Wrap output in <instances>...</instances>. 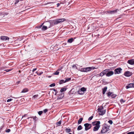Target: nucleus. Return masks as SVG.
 Returning a JSON list of instances; mask_svg holds the SVG:
<instances>
[{
  "label": "nucleus",
  "mask_w": 134,
  "mask_h": 134,
  "mask_svg": "<svg viewBox=\"0 0 134 134\" xmlns=\"http://www.w3.org/2000/svg\"><path fill=\"white\" fill-rule=\"evenodd\" d=\"M100 122L99 121L93 122L92 123V125L95 126L93 129L94 131H97L99 129L100 127Z\"/></svg>",
  "instance_id": "f257e3e1"
},
{
  "label": "nucleus",
  "mask_w": 134,
  "mask_h": 134,
  "mask_svg": "<svg viewBox=\"0 0 134 134\" xmlns=\"http://www.w3.org/2000/svg\"><path fill=\"white\" fill-rule=\"evenodd\" d=\"M65 19L64 18L60 19H59L55 20L53 21H50V22L52 23V25H53V24L54 25L57 24H58L62 22L65 20Z\"/></svg>",
  "instance_id": "f03ea898"
},
{
  "label": "nucleus",
  "mask_w": 134,
  "mask_h": 134,
  "mask_svg": "<svg viewBox=\"0 0 134 134\" xmlns=\"http://www.w3.org/2000/svg\"><path fill=\"white\" fill-rule=\"evenodd\" d=\"M109 130V127L106 124H104L101 130V133H104L108 131Z\"/></svg>",
  "instance_id": "7ed1b4c3"
},
{
  "label": "nucleus",
  "mask_w": 134,
  "mask_h": 134,
  "mask_svg": "<svg viewBox=\"0 0 134 134\" xmlns=\"http://www.w3.org/2000/svg\"><path fill=\"white\" fill-rule=\"evenodd\" d=\"M46 26L43 25L42 26V29L43 31L46 30L48 28H50L52 26V23L50 21L46 23Z\"/></svg>",
  "instance_id": "20e7f679"
},
{
  "label": "nucleus",
  "mask_w": 134,
  "mask_h": 134,
  "mask_svg": "<svg viewBox=\"0 0 134 134\" xmlns=\"http://www.w3.org/2000/svg\"><path fill=\"white\" fill-rule=\"evenodd\" d=\"M103 108V107L98 108V110L99 112V114L100 115H103L105 113V110H102Z\"/></svg>",
  "instance_id": "39448f33"
},
{
  "label": "nucleus",
  "mask_w": 134,
  "mask_h": 134,
  "mask_svg": "<svg viewBox=\"0 0 134 134\" xmlns=\"http://www.w3.org/2000/svg\"><path fill=\"white\" fill-rule=\"evenodd\" d=\"M92 67H87L82 68L80 70L81 72H87L90 71L91 69H92Z\"/></svg>",
  "instance_id": "423d86ee"
},
{
  "label": "nucleus",
  "mask_w": 134,
  "mask_h": 134,
  "mask_svg": "<svg viewBox=\"0 0 134 134\" xmlns=\"http://www.w3.org/2000/svg\"><path fill=\"white\" fill-rule=\"evenodd\" d=\"M84 126L85 127V130L86 131L90 129L91 127V124L88 123L85 124H84Z\"/></svg>",
  "instance_id": "0eeeda50"
},
{
  "label": "nucleus",
  "mask_w": 134,
  "mask_h": 134,
  "mask_svg": "<svg viewBox=\"0 0 134 134\" xmlns=\"http://www.w3.org/2000/svg\"><path fill=\"white\" fill-rule=\"evenodd\" d=\"M132 74V73L131 72L127 71L125 72L124 73V75L127 77H129L131 76Z\"/></svg>",
  "instance_id": "6e6552de"
},
{
  "label": "nucleus",
  "mask_w": 134,
  "mask_h": 134,
  "mask_svg": "<svg viewBox=\"0 0 134 134\" xmlns=\"http://www.w3.org/2000/svg\"><path fill=\"white\" fill-rule=\"evenodd\" d=\"M127 63L131 65H134V59H131L128 60Z\"/></svg>",
  "instance_id": "1a4fd4ad"
},
{
  "label": "nucleus",
  "mask_w": 134,
  "mask_h": 134,
  "mask_svg": "<svg viewBox=\"0 0 134 134\" xmlns=\"http://www.w3.org/2000/svg\"><path fill=\"white\" fill-rule=\"evenodd\" d=\"M63 67H61L60 68H59L58 70H57L56 72L53 73L54 75H58L59 73V71L63 69Z\"/></svg>",
  "instance_id": "9d476101"
},
{
  "label": "nucleus",
  "mask_w": 134,
  "mask_h": 134,
  "mask_svg": "<svg viewBox=\"0 0 134 134\" xmlns=\"http://www.w3.org/2000/svg\"><path fill=\"white\" fill-rule=\"evenodd\" d=\"M107 73L106 74V75L107 76H111L113 74V72L112 71H108V72H107Z\"/></svg>",
  "instance_id": "9b49d317"
},
{
  "label": "nucleus",
  "mask_w": 134,
  "mask_h": 134,
  "mask_svg": "<svg viewBox=\"0 0 134 134\" xmlns=\"http://www.w3.org/2000/svg\"><path fill=\"white\" fill-rule=\"evenodd\" d=\"M132 87L134 88V83H132L129 84L126 87V88L127 89Z\"/></svg>",
  "instance_id": "f8f14e48"
},
{
  "label": "nucleus",
  "mask_w": 134,
  "mask_h": 134,
  "mask_svg": "<svg viewBox=\"0 0 134 134\" xmlns=\"http://www.w3.org/2000/svg\"><path fill=\"white\" fill-rule=\"evenodd\" d=\"M1 39L3 40L4 41H6L7 40H9V38L7 37L2 36H1Z\"/></svg>",
  "instance_id": "ddd939ff"
},
{
  "label": "nucleus",
  "mask_w": 134,
  "mask_h": 134,
  "mask_svg": "<svg viewBox=\"0 0 134 134\" xmlns=\"http://www.w3.org/2000/svg\"><path fill=\"white\" fill-rule=\"evenodd\" d=\"M108 12L110 14H113L114 13H116V10H110L109 11H108Z\"/></svg>",
  "instance_id": "4468645a"
},
{
  "label": "nucleus",
  "mask_w": 134,
  "mask_h": 134,
  "mask_svg": "<svg viewBox=\"0 0 134 134\" xmlns=\"http://www.w3.org/2000/svg\"><path fill=\"white\" fill-rule=\"evenodd\" d=\"M28 91L29 89L28 88H25L23 90L21 93H25L28 92Z\"/></svg>",
  "instance_id": "2eb2a0df"
},
{
  "label": "nucleus",
  "mask_w": 134,
  "mask_h": 134,
  "mask_svg": "<svg viewBox=\"0 0 134 134\" xmlns=\"http://www.w3.org/2000/svg\"><path fill=\"white\" fill-rule=\"evenodd\" d=\"M107 87H104L102 89L103 90V94H104L105 93V92L107 91Z\"/></svg>",
  "instance_id": "dca6fc26"
},
{
  "label": "nucleus",
  "mask_w": 134,
  "mask_h": 134,
  "mask_svg": "<svg viewBox=\"0 0 134 134\" xmlns=\"http://www.w3.org/2000/svg\"><path fill=\"white\" fill-rule=\"evenodd\" d=\"M122 69L120 68H118V74L121 73L122 72Z\"/></svg>",
  "instance_id": "f3484780"
},
{
  "label": "nucleus",
  "mask_w": 134,
  "mask_h": 134,
  "mask_svg": "<svg viewBox=\"0 0 134 134\" xmlns=\"http://www.w3.org/2000/svg\"><path fill=\"white\" fill-rule=\"evenodd\" d=\"M73 40L74 39L73 38H71L68 40V43H71L72 42V41H73Z\"/></svg>",
  "instance_id": "a211bd4d"
},
{
  "label": "nucleus",
  "mask_w": 134,
  "mask_h": 134,
  "mask_svg": "<svg viewBox=\"0 0 134 134\" xmlns=\"http://www.w3.org/2000/svg\"><path fill=\"white\" fill-rule=\"evenodd\" d=\"M86 89L85 88L83 87L81 88L80 90L82 92H83L86 91Z\"/></svg>",
  "instance_id": "6ab92c4d"
},
{
  "label": "nucleus",
  "mask_w": 134,
  "mask_h": 134,
  "mask_svg": "<svg viewBox=\"0 0 134 134\" xmlns=\"http://www.w3.org/2000/svg\"><path fill=\"white\" fill-rule=\"evenodd\" d=\"M83 120V118H80L79 119L78 121V123L79 124H81Z\"/></svg>",
  "instance_id": "aec40b11"
},
{
  "label": "nucleus",
  "mask_w": 134,
  "mask_h": 134,
  "mask_svg": "<svg viewBox=\"0 0 134 134\" xmlns=\"http://www.w3.org/2000/svg\"><path fill=\"white\" fill-rule=\"evenodd\" d=\"M108 71H109V70L108 69H105L104 70H103L102 72L103 73V74L105 75L107 74L106 73L108 72Z\"/></svg>",
  "instance_id": "412c9836"
},
{
  "label": "nucleus",
  "mask_w": 134,
  "mask_h": 134,
  "mask_svg": "<svg viewBox=\"0 0 134 134\" xmlns=\"http://www.w3.org/2000/svg\"><path fill=\"white\" fill-rule=\"evenodd\" d=\"M82 126L81 125H80L78 126L77 128V130H80L82 129Z\"/></svg>",
  "instance_id": "4be33fe9"
},
{
  "label": "nucleus",
  "mask_w": 134,
  "mask_h": 134,
  "mask_svg": "<svg viewBox=\"0 0 134 134\" xmlns=\"http://www.w3.org/2000/svg\"><path fill=\"white\" fill-rule=\"evenodd\" d=\"M65 81L63 80H62L60 81H59V84H62L63 83H65Z\"/></svg>",
  "instance_id": "5701e85b"
},
{
  "label": "nucleus",
  "mask_w": 134,
  "mask_h": 134,
  "mask_svg": "<svg viewBox=\"0 0 134 134\" xmlns=\"http://www.w3.org/2000/svg\"><path fill=\"white\" fill-rule=\"evenodd\" d=\"M38 95L37 94L35 95L32 98L34 99L37 98L38 97Z\"/></svg>",
  "instance_id": "b1692460"
},
{
  "label": "nucleus",
  "mask_w": 134,
  "mask_h": 134,
  "mask_svg": "<svg viewBox=\"0 0 134 134\" xmlns=\"http://www.w3.org/2000/svg\"><path fill=\"white\" fill-rule=\"evenodd\" d=\"M71 131L70 129H66V132L67 133H69Z\"/></svg>",
  "instance_id": "393cba45"
},
{
  "label": "nucleus",
  "mask_w": 134,
  "mask_h": 134,
  "mask_svg": "<svg viewBox=\"0 0 134 134\" xmlns=\"http://www.w3.org/2000/svg\"><path fill=\"white\" fill-rule=\"evenodd\" d=\"M66 89L65 88H62L60 90V91L61 92H63L66 91Z\"/></svg>",
  "instance_id": "a878e982"
},
{
  "label": "nucleus",
  "mask_w": 134,
  "mask_h": 134,
  "mask_svg": "<svg viewBox=\"0 0 134 134\" xmlns=\"http://www.w3.org/2000/svg\"><path fill=\"white\" fill-rule=\"evenodd\" d=\"M112 94V93L111 92H109L107 93V96L108 97H109L111 96Z\"/></svg>",
  "instance_id": "bb28decb"
},
{
  "label": "nucleus",
  "mask_w": 134,
  "mask_h": 134,
  "mask_svg": "<svg viewBox=\"0 0 134 134\" xmlns=\"http://www.w3.org/2000/svg\"><path fill=\"white\" fill-rule=\"evenodd\" d=\"M71 80V78H67L65 80V82H66L69 81Z\"/></svg>",
  "instance_id": "cd10ccee"
},
{
  "label": "nucleus",
  "mask_w": 134,
  "mask_h": 134,
  "mask_svg": "<svg viewBox=\"0 0 134 134\" xmlns=\"http://www.w3.org/2000/svg\"><path fill=\"white\" fill-rule=\"evenodd\" d=\"M61 121H59L57 123V126H60V125L61 124Z\"/></svg>",
  "instance_id": "c85d7f7f"
},
{
  "label": "nucleus",
  "mask_w": 134,
  "mask_h": 134,
  "mask_svg": "<svg viewBox=\"0 0 134 134\" xmlns=\"http://www.w3.org/2000/svg\"><path fill=\"white\" fill-rule=\"evenodd\" d=\"M78 92L79 94H82L83 93H82V91L80 90L78 91Z\"/></svg>",
  "instance_id": "c756f323"
},
{
  "label": "nucleus",
  "mask_w": 134,
  "mask_h": 134,
  "mask_svg": "<svg viewBox=\"0 0 134 134\" xmlns=\"http://www.w3.org/2000/svg\"><path fill=\"white\" fill-rule=\"evenodd\" d=\"M72 68L74 69H77V67L76 66V65H74L72 66Z\"/></svg>",
  "instance_id": "7c9ffc66"
},
{
  "label": "nucleus",
  "mask_w": 134,
  "mask_h": 134,
  "mask_svg": "<svg viewBox=\"0 0 134 134\" xmlns=\"http://www.w3.org/2000/svg\"><path fill=\"white\" fill-rule=\"evenodd\" d=\"M55 84L54 83H52L51 84L49 85V86L51 87H54L55 86Z\"/></svg>",
  "instance_id": "2f4dec72"
},
{
  "label": "nucleus",
  "mask_w": 134,
  "mask_h": 134,
  "mask_svg": "<svg viewBox=\"0 0 134 134\" xmlns=\"http://www.w3.org/2000/svg\"><path fill=\"white\" fill-rule=\"evenodd\" d=\"M120 102L121 103H124V102H125V100H124L122 99H121L120 100Z\"/></svg>",
  "instance_id": "473e14b6"
},
{
  "label": "nucleus",
  "mask_w": 134,
  "mask_h": 134,
  "mask_svg": "<svg viewBox=\"0 0 134 134\" xmlns=\"http://www.w3.org/2000/svg\"><path fill=\"white\" fill-rule=\"evenodd\" d=\"M12 70V69H7L6 70H4V71H6L7 72H9V71H11Z\"/></svg>",
  "instance_id": "72a5a7b5"
},
{
  "label": "nucleus",
  "mask_w": 134,
  "mask_h": 134,
  "mask_svg": "<svg viewBox=\"0 0 134 134\" xmlns=\"http://www.w3.org/2000/svg\"><path fill=\"white\" fill-rule=\"evenodd\" d=\"M127 134H134V131H132L128 132Z\"/></svg>",
  "instance_id": "f704fd0d"
},
{
  "label": "nucleus",
  "mask_w": 134,
  "mask_h": 134,
  "mask_svg": "<svg viewBox=\"0 0 134 134\" xmlns=\"http://www.w3.org/2000/svg\"><path fill=\"white\" fill-rule=\"evenodd\" d=\"M36 73H37L38 75H40L43 74V72L42 71H41L40 72V73L39 74L37 73V72H36Z\"/></svg>",
  "instance_id": "c9c22d12"
},
{
  "label": "nucleus",
  "mask_w": 134,
  "mask_h": 134,
  "mask_svg": "<svg viewBox=\"0 0 134 134\" xmlns=\"http://www.w3.org/2000/svg\"><path fill=\"white\" fill-rule=\"evenodd\" d=\"M104 75V74H103L102 72L100 73L99 76H103Z\"/></svg>",
  "instance_id": "e433bc0d"
},
{
  "label": "nucleus",
  "mask_w": 134,
  "mask_h": 134,
  "mask_svg": "<svg viewBox=\"0 0 134 134\" xmlns=\"http://www.w3.org/2000/svg\"><path fill=\"white\" fill-rule=\"evenodd\" d=\"M108 122L111 125L113 123V122L111 120H109Z\"/></svg>",
  "instance_id": "4c0bfd02"
},
{
  "label": "nucleus",
  "mask_w": 134,
  "mask_h": 134,
  "mask_svg": "<svg viewBox=\"0 0 134 134\" xmlns=\"http://www.w3.org/2000/svg\"><path fill=\"white\" fill-rule=\"evenodd\" d=\"M12 100H13V99L11 98H10V99H8L7 100V102H9L11 101Z\"/></svg>",
  "instance_id": "58836bf2"
},
{
  "label": "nucleus",
  "mask_w": 134,
  "mask_h": 134,
  "mask_svg": "<svg viewBox=\"0 0 134 134\" xmlns=\"http://www.w3.org/2000/svg\"><path fill=\"white\" fill-rule=\"evenodd\" d=\"M10 130L9 129H8L5 131V132H9L10 131Z\"/></svg>",
  "instance_id": "ea45409f"
},
{
  "label": "nucleus",
  "mask_w": 134,
  "mask_h": 134,
  "mask_svg": "<svg viewBox=\"0 0 134 134\" xmlns=\"http://www.w3.org/2000/svg\"><path fill=\"white\" fill-rule=\"evenodd\" d=\"M43 113V112L42 111H39L38 112V114L40 115H41L42 114V113Z\"/></svg>",
  "instance_id": "a19ab883"
},
{
  "label": "nucleus",
  "mask_w": 134,
  "mask_h": 134,
  "mask_svg": "<svg viewBox=\"0 0 134 134\" xmlns=\"http://www.w3.org/2000/svg\"><path fill=\"white\" fill-rule=\"evenodd\" d=\"M93 116H91L88 119V121H90L93 118Z\"/></svg>",
  "instance_id": "79ce46f5"
},
{
  "label": "nucleus",
  "mask_w": 134,
  "mask_h": 134,
  "mask_svg": "<svg viewBox=\"0 0 134 134\" xmlns=\"http://www.w3.org/2000/svg\"><path fill=\"white\" fill-rule=\"evenodd\" d=\"M111 97L112 98H114L115 97H116V96L114 94H112L111 95Z\"/></svg>",
  "instance_id": "37998d69"
},
{
  "label": "nucleus",
  "mask_w": 134,
  "mask_h": 134,
  "mask_svg": "<svg viewBox=\"0 0 134 134\" xmlns=\"http://www.w3.org/2000/svg\"><path fill=\"white\" fill-rule=\"evenodd\" d=\"M115 74H116L117 72V69H116L115 70Z\"/></svg>",
  "instance_id": "c03bdc74"
},
{
  "label": "nucleus",
  "mask_w": 134,
  "mask_h": 134,
  "mask_svg": "<svg viewBox=\"0 0 134 134\" xmlns=\"http://www.w3.org/2000/svg\"><path fill=\"white\" fill-rule=\"evenodd\" d=\"M19 1V0H16L15 2V4H16L18 3Z\"/></svg>",
  "instance_id": "a18cd8bd"
},
{
  "label": "nucleus",
  "mask_w": 134,
  "mask_h": 134,
  "mask_svg": "<svg viewBox=\"0 0 134 134\" xmlns=\"http://www.w3.org/2000/svg\"><path fill=\"white\" fill-rule=\"evenodd\" d=\"M47 109H45L43 110V111L44 113H46L47 111Z\"/></svg>",
  "instance_id": "49530a36"
},
{
  "label": "nucleus",
  "mask_w": 134,
  "mask_h": 134,
  "mask_svg": "<svg viewBox=\"0 0 134 134\" xmlns=\"http://www.w3.org/2000/svg\"><path fill=\"white\" fill-rule=\"evenodd\" d=\"M37 69L36 68H35L33 70H32V72H34L35 71V70H36Z\"/></svg>",
  "instance_id": "de8ad7c7"
},
{
  "label": "nucleus",
  "mask_w": 134,
  "mask_h": 134,
  "mask_svg": "<svg viewBox=\"0 0 134 134\" xmlns=\"http://www.w3.org/2000/svg\"><path fill=\"white\" fill-rule=\"evenodd\" d=\"M60 5V4L59 3H58L57 4V7H59V5Z\"/></svg>",
  "instance_id": "09e8293b"
},
{
  "label": "nucleus",
  "mask_w": 134,
  "mask_h": 134,
  "mask_svg": "<svg viewBox=\"0 0 134 134\" xmlns=\"http://www.w3.org/2000/svg\"><path fill=\"white\" fill-rule=\"evenodd\" d=\"M43 23H43V24H42V25H41L39 26V27H40V28L42 26V25H43Z\"/></svg>",
  "instance_id": "8fccbe9b"
},
{
  "label": "nucleus",
  "mask_w": 134,
  "mask_h": 134,
  "mask_svg": "<svg viewBox=\"0 0 134 134\" xmlns=\"http://www.w3.org/2000/svg\"><path fill=\"white\" fill-rule=\"evenodd\" d=\"M20 82L19 81L18 82V84Z\"/></svg>",
  "instance_id": "3c124183"
},
{
  "label": "nucleus",
  "mask_w": 134,
  "mask_h": 134,
  "mask_svg": "<svg viewBox=\"0 0 134 134\" xmlns=\"http://www.w3.org/2000/svg\"><path fill=\"white\" fill-rule=\"evenodd\" d=\"M51 77V76H48V77Z\"/></svg>",
  "instance_id": "603ef678"
},
{
  "label": "nucleus",
  "mask_w": 134,
  "mask_h": 134,
  "mask_svg": "<svg viewBox=\"0 0 134 134\" xmlns=\"http://www.w3.org/2000/svg\"><path fill=\"white\" fill-rule=\"evenodd\" d=\"M31 118V119H32V118H31V117H30V118H28V119H29V118Z\"/></svg>",
  "instance_id": "864d4df0"
},
{
  "label": "nucleus",
  "mask_w": 134,
  "mask_h": 134,
  "mask_svg": "<svg viewBox=\"0 0 134 134\" xmlns=\"http://www.w3.org/2000/svg\"><path fill=\"white\" fill-rule=\"evenodd\" d=\"M25 115H24L23 116L22 118H23L25 116Z\"/></svg>",
  "instance_id": "5fc2aeb1"
},
{
  "label": "nucleus",
  "mask_w": 134,
  "mask_h": 134,
  "mask_svg": "<svg viewBox=\"0 0 134 134\" xmlns=\"http://www.w3.org/2000/svg\"><path fill=\"white\" fill-rule=\"evenodd\" d=\"M69 134H71V133H69Z\"/></svg>",
  "instance_id": "6e6d98bb"
}]
</instances>
